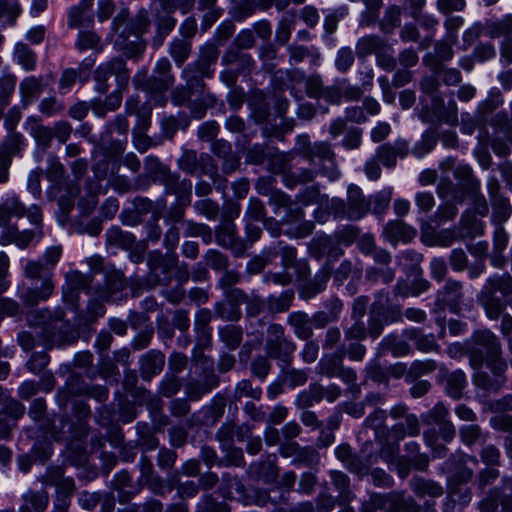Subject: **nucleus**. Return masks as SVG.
Masks as SVG:
<instances>
[{
	"label": "nucleus",
	"instance_id": "nucleus-1",
	"mask_svg": "<svg viewBox=\"0 0 512 512\" xmlns=\"http://www.w3.org/2000/svg\"><path fill=\"white\" fill-rule=\"evenodd\" d=\"M303 157L310 163L312 168H306L297 174L285 175V185L289 188L296 184L311 182L316 174H321L334 181L340 177V171L335 163V154L330 145L326 142H317L302 148Z\"/></svg>",
	"mask_w": 512,
	"mask_h": 512
},
{
	"label": "nucleus",
	"instance_id": "nucleus-2",
	"mask_svg": "<svg viewBox=\"0 0 512 512\" xmlns=\"http://www.w3.org/2000/svg\"><path fill=\"white\" fill-rule=\"evenodd\" d=\"M27 321L30 326L41 328V345L47 349L70 344L76 339L72 326L64 321V312L60 308L53 314L47 309L32 310L27 314Z\"/></svg>",
	"mask_w": 512,
	"mask_h": 512
},
{
	"label": "nucleus",
	"instance_id": "nucleus-3",
	"mask_svg": "<svg viewBox=\"0 0 512 512\" xmlns=\"http://www.w3.org/2000/svg\"><path fill=\"white\" fill-rule=\"evenodd\" d=\"M171 62L160 58L153 69V75L148 77L147 71L138 72L133 82L137 88L143 89L150 95L155 105L164 106L167 102L165 92L174 84L175 77L171 73Z\"/></svg>",
	"mask_w": 512,
	"mask_h": 512
},
{
	"label": "nucleus",
	"instance_id": "nucleus-4",
	"mask_svg": "<svg viewBox=\"0 0 512 512\" xmlns=\"http://www.w3.org/2000/svg\"><path fill=\"white\" fill-rule=\"evenodd\" d=\"M24 277L30 280H41L40 286L27 287L18 297L25 306H35L47 301L55 289L51 268L41 261L28 260L23 267Z\"/></svg>",
	"mask_w": 512,
	"mask_h": 512
},
{
	"label": "nucleus",
	"instance_id": "nucleus-5",
	"mask_svg": "<svg viewBox=\"0 0 512 512\" xmlns=\"http://www.w3.org/2000/svg\"><path fill=\"white\" fill-rule=\"evenodd\" d=\"M46 170L47 179L54 183V188L59 193L58 205L63 213H69L74 207V200L79 195V185L74 181L61 182L64 179L65 168L57 157L49 155Z\"/></svg>",
	"mask_w": 512,
	"mask_h": 512
},
{
	"label": "nucleus",
	"instance_id": "nucleus-6",
	"mask_svg": "<svg viewBox=\"0 0 512 512\" xmlns=\"http://www.w3.org/2000/svg\"><path fill=\"white\" fill-rule=\"evenodd\" d=\"M474 346L470 350V364L474 369L482 367L484 362L504 360L501 357V343L489 330L477 331L474 336Z\"/></svg>",
	"mask_w": 512,
	"mask_h": 512
},
{
	"label": "nucleus",
	"instance_id": "nucleus-7",
	"mask_svg": "<svg viewBox=\"0 0 512 512\" xmlns=\"http://www.w3.org/2000/svg\"><path fill=\"white\" fill-rule=\"evenodd\" d=\"M265 350L271 358L289 364L296 350V346L285 337L283 326L273 323L267 330Z\"/></svg>",
	"mask_w": 512,
	"mask_h": 512
},
{
	"label": "nucleus",
	"instance_id": "nucleus-8",
	"mask_svg": "<svg viewBox=\"0 0 512 512\" xmlns=\"http://www.w3.org/2000/svg\"><path fill=\"white\" fill-rule=\"evenodd\" d=\"M115 76L118 88L126 87L129 81V72L122 58H113L110 61L101 64L94 72L95 89L104 94L109 89L108 79Z\"/></svg>",
	"mask_w": 512,
	"mask_h": 512
},
{
	"label": "nucleus",
	"instance_id": "nucleus-9",
	"mask_svg": "<svg viewBox=\"0 0 512 512\" xmlns=\"http://www.w3.org/2000/svg\"><path fill=\"white\" fill-rule=\"evenodd\" d=\"M24 216H27L34 225H39L42 220V213L38 206L32 205L26 208L15 196L6 198L0 204V227H7L12 217L22 218Z\"/></svg>",
	"mask_w": 512,
	"mask_h": 512
},
{
	"label": "nucleus",
	"instance_id": "nucleus-10",
	"mask_svg": "<svg viewBox=\"0 0 512 512\" xmlns=\"http://www.w3.org/2000/svg\"><path fill=\"white\" fill-rule=\"evenodd\" d=\"M178 264V256L175 253L163 255L159 251L149 254L148 266L150 270V282L152 285H167L171 281V270Z\"/></svg>",
	"mask_w": 512,
	"mask_h": 512
},
{
	"label": "nucleus",
	"instance_id": "nucleus-11",
	"mask_svg": "<svg viewBox=\"0 0 512 512\" xmlns=\"http://www.w3.org/2000/svg\"><path fill=\"white\" fill-rule=\"evenodd\" d=\"M128 13L121 11L113 20L112 29L115 33L125 31L132 36H142L148 32L151 24L149 13L146 9H140L137 14L127 19Z\"/></svg>",
	"mask_w": 512,
	"mask_h": 512
},
{
	"label": "nucleus",
	"instance_id": "nucleus-12",
	"mask_svg": "<svg viewBox=\"0 0 512 512\" xmlns=\"http://www.w3.org/2000/svg\"><path fill=\"white\" fill-rule=\"evenodd\" d=\"M486 364L492 376L487 372L478 371L475 374L474 382L484 390L497 391L506 382L505 372L507 370V363L505 360H493L487 361Z\"/></svg>",
	"mask_w": 512,
	"mask_h": 512
},
{
	"label": "nucleus",
	"instance_id": "nucleus-13",
	"mask_svg": "<svg viewBox=\"0 0 512 512\" xmlns=\"http://www.w3.org/2000/svg\"><path fill=\"white\" fill-rule=\"evenodd\" d=\"M62 476L63 469L60 467L55 468L47 475V483L58 486L54 509L67 511L70 505V495L74 490V481L71 478H67L60 484Z\"/></svg>",
	"mask_w": 512,
	"mask_h": 512
},
{
	"label": "nucleus",
	"instance_id": "nucleus-14",
	"mask_svg": "<svg viewBox=\"0 0 512 512\" xmlns=\"http://www.w3.org/2000/svg\"><path fill=\"white\" fill-rule=\"evenodd\" d=\"M216 239L219 245L232 250L236 256H242L247 245L236 235V226L231 221H224L216 230Z\"/></svg>",
	"mask_w": 512,
	"mask_h": 512
},
{
	"label": "nucleus",
	"instance_id": "nucleus-15",
	"mask_svg": "<svg viewBox=\"0 0 512 512\" xmlns=\"http://www.w3.org/2000/svg\"><path fill=\"white\" fill-rule=\"evenodd\" d=\"M102 279L105 283V287H103L102 283L99 281L96 282L95 286V295L102 300H113V295L125 287L123 274L113 266L111 269L106 271V274Z\"/></svg>",
	"mask_w": 512,
	"mask_h": 512
},
{
	"label": "nucleus",
	"instance_id": "nucleus-16",
	"mask_svg": "<svg viewBox=\"0 0 512 512\" xmlns=\"http://www.w3.org/2000/svg\"><path fill=\"white\" fill-rule=\"evenodd\" d=\"M303 210L296 204L292 203L287 208L286 223L291 227L288 233L296 238H305L310 235L314 229V224L311 221H303Z\"/></svg>",
	"mask_w": 512,
	"mask_h": 512
},
{
	"label": "nucleus",
	"instance_id": "nucleus-17",
	"mask_svg": "<svg viewBox=\"0 0 512 512\" xmlns=\"http://www.w3.org/2000/svg\"><path fill=\"white\" fill-rule=\"evenodd\" d=\"M409 152V145L405 140L399 139L392 143H385L378 147L376 158L385 167L392 168L396 165L397 157L404 158Z\"/></svg>",
	"mask_w": 512,
	"mask_h": 512
},
{
	"label": "nucleus",
	"instance_id": "nucleus-18",
	"mask_svg": "<svg viewBox=\"0 0 512 512\" xmlns=\"http://www.w3.org/2000/svg\"><path fill=\"white\" fill-rule=\"evenodd\" d=\"M370 202L365 199L358 186L350 185L347 195V218L351 220L361 219L367 214Z\"/></svg>",
	"mask_w": 512,
	"mask_h": 512
},
{
	"label": "nucleus",
	"instance_id": "nucleus-19",
	"mask_svg": "<svg viewBox=\"0 0 512 512\" xmlns=\"http://www.w3.org/2000/svg\"><path fill=\"white\" fill-rule=\"evenodd\" d=\"M383 236L392 244L399 241L409 242L416 236V230L403 221L393 220L384 227Z\"/></svg>",
	"mask_w": 512,
	"mask_h": 512
},
{
	"label": "nucleus",
	"instance_id": "nucleus-20",
	"mask_svg": "<svg viewBox=\"0 0 512 512\" xmlns=\"http://www.w3.org/2000/svg\"><path fill=\"white\" fill-rule=\"evenodd\" d=\"M49 503L48 493L44 490H28L22 495L19 512H44Z\"/></svg>",
	"mask_w": 512,
	"mask_h": 512
},
{
	"label": "nucleus",
	"instance_id": "nucleus-21",
	"mask_svg": "<svg viewBox=\"0 0 512 512\" xmlns=\"http://www.w3.org/2000/svg\"><path fill=\"white\" fill-rule=\"evenodd\" d=\"M118 38L115 40L116 45L129 58H139L146 49V42L141 36H134V40H130L128 33L125 31L118 32Z\"/></svg>",
	"mask_w": 512,
	"mask_h": 512
},
{
	"label": "nucleus",
	"instance_id": "nucleus-22",
	"mask_svg": "<svg viewBox=\"0 0 512 512\" xmlns=\"http://www.w3.org/2000/svg\"><path fill=\"white\" fill-rule=\"evenodd\" d=\"M155 23L156 32L153 37V45L158 48L163 45L165 38L170 34L176 25L173 15L151 12Z\"/></svg>",
	"mask_w": 512,
	"mask_h": 512
},
{
	"label": "nucleus",
	"instance_id": "nucleus-23",
	"mask_svg": "<svg viewBox=\"0 0 512 512\" xmlns=\"http://www.w3.org/2000/svg\"><path fill=\"white\" fill-rule=\"evenodd\" d=\"M219 56V50L214 44H206L201 48L199 58L194 62L200 74L210 78L214 73L213 65Z\"/></svg>",
	"mask_w": 512,
	"mask_h": 512
},
{
	"label": "nucleus",
	"instance_id": "nucleus-24",
	"mask_svg": "<svg viewBox=\"0 0 512 512\" xmlns=\"http://www.w3.org/2000/svg\"><path fill=\"white\" fill-rule=\"evenodd\" d=\"M391 437L397 442L406 436L416 437L420 434V422L416 415L407 416L406 420L399 421L389 430Z\"/></svg>",
	"mask_w": 512,
	"mask_h": 512
},
{
	"label": "nucleus",
	"instance_id": "nucleus-25",
	"mask_svg": "<svg viewBox=\"0 0 512 512\" xmlns=\"http://www.w3.org/2000/svg\"><path fill=\"white\" fill-rule=\"evenodd\" d=\"M344 356V347L336 353L324 355L317 365L318 373L329 378L336 377L343 366Z\"/></svg>",
	"mask_w": 512,
	"mask_h": 512
},
{
	"label": "nucleus",
	"instance_id": "nucleus-26",
	"mask_svg": "<svg viewBox=\"0 0 512 512\" xmlns=\"http://www.w3.org/2000/svg\"><path fill=\"white\" fill-rule=\"evenodd\" d=\"M463 297L462 285L455 280H447L442 290L437 294V301L443 305H447L451 309H455L461 302Z\"/></svg>",
	"mask_w": 512,
	"mask_h": 512
},
{
	"label": "nucleus",
	"instance_id": "nucleus-27",
	"mask_svg": "<svg viewBox=\"0 0 512 512\" xmlns=\"http://www.w3.org/2000/svg\"><path fill=\"white\" fill-rule=\"evenodd\" d=\"M331 273V264L325 263L319 272L316 273L314 279L302 288L301 294L303 297L312 298L323 291L330 279Z\"/></svg>",
	"mask_w": 512,
	"mask_h": 512
},
{
	"label": "nucleus",
	"instance_id": "nucleus-28",
	"mask_svg": "<svg viewBox=\"0 0 512 512\" xmlns=\"http://www.w3.org/2000/svg\"><path fill=\"white\" fill-rule=\"evenodd\" d=\"M385 301V296H376L371 306L367 332L372 338H377L382 333L384 324H386L385 320L382 318L384 313L383 303Z\"/></svg>",
	"mask_w": 512,
	"mask_h": 512
},
{
	"label": "nucleus",
	"instance_id": "nucleus-29",
	"mask_svg": "<svg viewBox=\"0 0 512 512\" xmlns=\"http://www.w3.org/2000/svg\"><path fill=\"white\" fill-rule=\"evenodd\" d=\"M141 375L145 380H150L160 373L164 367L165 356L158 351H150L141 358Z\"/></svg>",
	"mask_w": 512,
	"mask_h": 512
},
{
	"label": "nucleus",
	"instance_id": "nucleus-30",
	"mask_svg": "<svg viewBox=\"0 0 512 512\" xmlns=\"http://www.w3.org/2000/svg\"><path fill=\"white\" fill-rule=\"evenodd\" d=\"M66 281L69 290L71 291L70 302L74 301V293L80 290H86L88 293L95 294L96 282L92 277L86 276L78 271H71L66 275Z\"/></svg>",
	"mask_w": 512,
	"mask_h": 512
},
{
	"label": "nucleus",
	"instance_id": "nucleus-31",
	"mask_svg": "<svg viewBox=\"0 0 512 512\" xmlns=\"http://www.w3.org/2000/svg\"><path fill=\"white\" fill-rule=\"evenodd\" d=\"M403 334L407 339L412 340L416 348L421 352L428 353L439 350V345L433 334H422L421 331L416 328L406 329Z\"/></svg>",
	"mask_w": 512,
	"mask_h": 512
},
{
	"label": "nucleus",
	"instance_id": "nucleus-32",
	"mask_svg": "<svg viewBox=\"0 0 512 512\" xmlns=\"http://www.w3.org/2000/svg\"><path fill=\"white\" fill-rule=\"evenodd\" d=\"M287 321L298 338L307 340L313 335L311 320L308 314L302 311L293 312L289 315Z\"/></svg>",
	"mask_w": 512,
	"mask_h": 512
},
{
	"label": "nucleus",
	"instance_id": "nucleus-33",
	"mask_svg": "<svg viewBox=\"0 0 512 512\" xmlns=\"http://www.w3.org/2000/svg\"><path fill=\"white\" fill-rule=\"evenodd\" d=\"M484 33L491 38L503 37L508 39L512 37V16L506 15L500 20H489L484 25Z\"/></svg>",
	"mask_w": 512,
	"mask_h": 512
},
{
	"label": "nucleus",
	"instance_id": "nucleus-34",
	"mask_svg": "<svg viewBox=\"0 0 512 512\" xmlns=\"http://www.w3.org/2000/svg\"><path fill=\"white\" fill-rule=\"evenodd\" d=\"M166 186L170 193L177 195L181 205L190 204L192 184L189 180H179L178 177L170 175L167 178Z\"/></svg>",
	"mask_w": 512,
	"mask_h": 512
},
{
	"label": "nucleus",
	"instance_id": "nucleus-35",
	"mask_svg": "<svg viewBox=\"0 0 512 512\" xmlns=\"http://www.w3.org/2000/svg\"><path fill=\"white\" fill-rule=\"evenodd\" d=\"M91 6H84L82 1L78 5L72 6L68 11L67 25L71 29L88 27L93 22V16L87 13Z\"/></svg>",
	"mask_w": 512,
	"mask_h": 512
},
{
	"label": "nucleus",
	"instance_id": "nucleus-36",
	"mask_svg": "<svg viewBox=\"0 0 512 512\" xmlns=\"http://www.w3.org/2000/svg\"><path fill=\"white\" fill-rule=\"evenodd\" d=\"M386 46L383 39L377 35H367L358 39L355 53L358 58H364L372 53L378 54Z\"/></svg>",
	"mask_w": 512,
	"mask_h": 512
},
{
	"label": "nucleus",
	"instance_id": "nucleus-37",
	"mask_svg": "<svg viewBox=\"0 0 512 512\" xmlns=\"http://www.w3.org/2000/svg\"><path fill=\"white\" fill-rule=\"evenodd\" d=\"M42 80V77L29 76L20 82L19 91L24 104L30 103L42 93Z\"/></svg>",
	"mask_w": 512,
	"mask_h": 512
},
{
	"label": "nucleus",
	"instance_id": "nucleus-38",
	"mask_svg": "<svg viewBox=\"0 0 512 512\" xmlns=\"http://www.w3.org/2000/svg\"><path fill=\"white\" fill-rule=\"evenodd\" d=\"M386 417L387 414L385 410L376 408L364 421V426L366 428L373 429L375 432V438L381 443L385 440L387 433V429L385 427Z\"/></svg>",
	"mask_w": 512,
	"mask_h": 512
},
{
	"label": "nucleus",
	"instance_id": "nucleus-39",
	"mask_svg": "<svg viewBox=\"0 0 512 512\" xmlns=\"http://www.w3.org/2000/svg\"><path fill=\"white\" fill-rule=\"evenodd\" d=\"M14 59L26 71H33L36 68V54L25 43L19 42L15 45Z\"/></svg>",
	"mask_w": 512,
	"mask_h": 512
},
{
	"label": "nucleus",
	"instance_id": "nucleus-40",
	"mask_svg": "<svg viewBox=\"0 0 512 512\" xmlns=\"http://www.w3.org/2000/svg\"><path fill=\"white\" fill-rule=\"evenodd\" d=\"M433 113L442 121L450 125H455L458 121L456 104L450 103L447 110L444 109V100L439 96H433Z\"/></svg>",
	"mask_w": 512,
	"mask_h": 512
},
{
	"label": "nucleus",
	"instance_id": "nucleus-41",
	"mask_svg": "<svg viewBox=\"0 0 512 512\" xmlns=\"http://www.w3.org/2000/svg\"><path fill=\"white\" fill-rule=\"evenodd\" d=\"M190 41L182 38H174L169 44V54L178 67H181L191 54Z\"/></svg>",
	"mask_w": 512,
	"mask_h": 512
},
{
	"label": "nucleus",
	"instance_id": "nucleus-42",
	"mask_svg": "<svg viewBox=\"0 0 512 512\" xmlns=\"http://www.w3.org/2000/svg\"><path fill=\"white\" fill-rule=\"evenodd\" d=\"M479 301L484 307L487 316L493 320L498 319L505 309V303H503L495 295L491 294V292H486L483 290L479 297Z\"/></svg>",
	"mask_w": 512,
	"mask_h": 512
},
{
	"label": "nucleus",
	"instance_id": "nucleus-43",
	"mask_svg": "<svg viewBox=\"0 0 512 512\" xmlns=\"http://www.w3.org/2000/svg\"><path fill=\"white\" fill-rule=\"evenodd\" d=\"M483 290L493 295L500 292L504 297L509 296L512 294V277L509 274L493 276L488 279Z\"/></svg>",
	"mask_w": 512,
	"mask_h": 512
},
{
	"label": "nucleus",
	"instance_id": "nucleus-44",
	"mask_svg": "<svg viewBox=\"0 0 512 512\" xmlns=\"http://www.w3.org/2000/svg\"><path fill=\"white\" fill-rule=\"evenodd\" d=\"M17 83V77L9 72L3 70L0 76V105L8 106L12 95L14 94Z\"/></svg>",
	"mask_w": 512,
	"mask_h": 512
},
{
	"label": "nucleus",
	"instance_id": "nucleus-45",
	"mask_svg": "<svg viewBox=\"0 0 512 512\" xmlns=\"http://www.w3.org/2000/svg\"><path fill=\"white\" fill-rule=\"evenodd\" d=\"M402 9L397 5L386 8L383 18L380 20V29L386 34H391L401 24Z\"/></svg>",
	"mask_w": 512,
	"mask_h": 512
},
{
	"label": "nucleus",
	"instance_id": "nucleus-46",
	"mask_svg": "<svg viewBox=\"0 0 512 512\" xmlns=\"http://www.w3.org/2000/svg\"><path fill=\"white\" fill-rule=\"evenodd\" d=\"M397 502L392 496L374 495L371 497L365 512H397Z\"/></svg>",
	"mask_w": 512,
	"mask_h": 512
},
{
	"label": "nucleus",
	"instance_id": "nucleus-47",
	"mask_svg": "<svg viewBox=\"0 0 512 512\" xmlns=\"http://www.w3.org/2000/svg\"><path fill=\"white\" fill-rule=\"evenodd\" d=\"M107 242L123 249H131L135 243V237L122 231L119 227H112L106 232Z\"/></svg>",
	"mask_w": 512,
	"mask_h": 512
},
{
	"label": "nucleus",
	"instance_id": "nucleus-48",
	"mask_svg": "<svg viewBox=\"0 0 512 512\" xmlns=\"http://www.w3.org/2000/svg\"><path fill=\"white\" fill-rule=\"evenodd\" d=\"M381 347L390 351L395 357L406 356L410 353V345L394 335H388L381 341Z\"/></svg>",
	"mask_w": 512,
	"mask_h": 512
},
{
	"label": "nucleus",
	"instance_id": "nucleus-49",
	"mask_svg": "<svg viewBox=\"0 0 512 512\" xmlns=\"http://www.w3.org/2000/svg\"><path fill=\"white\" fill-rule=\"evenodd\" d=\"M465 386L466 376L461 370H456L449 374L447 378L446 392L450 397L459 399L462 396Z\"/></svg>",
	"mask_w": 512,
	"mask_h": 512
},
{
	"label": "nucleus",
	"instance_id": "nucleus-50",
	"mask_svg": "<svg viewBox=\"0 0 512 512\" xmlns=\"http://www.w3.org/2000/svg\"><path fill=\"white\" fill-rule=\"evenodd\" d=\"M294 298V292L292 290H286L279 296H270L267 299V305L269 311L272 313H280L287 311Z\"/></svg>",
	"mask_w": 512,
	"mask_h": 512
},
{
	"label": "nucleus",
	"instance_id": "nucleus-51",
	"mask_svg": "<svg viewBox=\"0 0 512 512\" xmlns=\"http://www.w3.org/2000/svg\"><path fill=\"white\" fill-rule=\"evenodd\" d=\"M334 487L339 492V499L343 503L351 500L350 482L346 474L340 471H331L330 473Z\"/></svg>",
	"mask_w": 512,
	"mask_h": 512
},
{
	"label": "nucleus",
	"instance_id": "nucleus-52",
	"mask_svg": "<svg viewBox=\"0 0 512 512\" xmlns=\"http://www.w3.org/2000/svg\"><path fill=\"white\" fill-rule=\"evenodd\" d=\"M334 239L327 235H319L312 239L309 244L310 255L316 260H321L327 255Z\"/></svg>",
	"mask_w": 512,
	"mask_h": 512
},
{
	"label": "nucleus",
	"instance_id": "nucleus-53",
	"mask_svg": "<svg viewBox=\"0 0 512 512\" xmlns=\"http://www.w3.org/2000/svg\"><path fill=\"white\" fill-rule=\"evenodd\" d=\"M295 25V13L287 12L280 20L277 31L276 40L279 44L285 45L290 39L292 29Z\"/></svg>",
	"mask_w": 512,
	"mask_h": 512
},
{
	"label": "nucleus",
	"instance_id": "nucleus-54",
	"mask_svg": "<svg viewBox=\"0 0 512 512\" xmlns=\"http://www.w3.org/2000/svg\"><path fill=\"white\" fill-rule=\"evenodd\" d=\"M21 13L19 0H0V18H5L8 24L14 25Z\"/></svg>",
	"mask_w": 512,
	"mask_h": 512
},
{
	"label": "nucleus",
	"instance_id": "nucleus-55",
	"mask_svg": "<svg viewBox=\"0 0 512 512\" xmlns=\"http://www.w3.org/2000/svg\"><path fill=\"white\" fill-rule=\"evenodd\" d=\"M449 410L443 403H437L427 413L422 415V421L425 425H441L448 420Z\"/></svg>",
	"mask_w": 512,
	"mask_h": 512
},
{
	"label": "nucleus",
	"instance_id": "nucleus-56",
	"mask_svg": "<svg viewBox=\"0 0 512 512\" xmlns=\"http://www.w3.org/2000/svg\"><path fill=\"white\" fill-rule=\"evenodd\" d=\"M411 485L414 492L420 496L430 495L432 497H439L443 493L442 487L430 480L413 479Z\"/></svg>",
	"mask_w": 512,
	"mask_h": 512
},
{
	"label": "nucleus",
	"instance_id": "nucleus-57",
	"mask_svg": "<svg viewBox=\"0 0 512 512\" xmlns=\"http://www.w3.org/2000/svg\"><path fill=\"white\" fill-rule=\"evenodd\" d=\"M221 340L229 349H236L242 341V329L235 325H227L219 330Z\"/></svg>",
	"mask_w": 512,
	"mask_h": 512
},
{
	"label": "nucleus",
	"instance_id": "nucleus-58",
	"mask_svg": "<svg viewBox=\"0 0 512 512\" xmlns=\"http://www.w3.org/2000/svg\"><path fill=\"white\" fill-rule=\"evenodd\" d=\"M419 444L416 442H408L405 445V457L409 458L413 462V467L417 470H424L428 465V458L420 454Z\"/></svg>",
	"mask_w": 512,
	"mask_h": 512
},
{
	"label": "nucleus",
	"instance_id": "nucleus-59",
	"mask_svg": "<svg viewBox=\"0 0 512 512\" xmlns=\"http://www.w3.org/2000/svg\"><path fill=\"white\" fill-rule=\"evenodd\" d=\"M100 37L92 31H80L76 41V47L79 51L100 48Z\"/></svg>",
	"mask_w": 512,
	"mask_h": 512
},
{
	"label": "nucleus",
	"instance_id": "nucleus-60",
	"mask_svg": "<svg viewBox=\"0 0 512 512\" xmlns=\"http://www.w3.org/2000/svg\"><path fill=\"white\" fill-rule=\"evenodd\" d=\"M203 77L198 68H196L195 63L188 64L182 71V78L186 81L189 89L197 90L198 88H203Z\"/></svg>",
	"mask_w": 512,
	"mask_h": 512
},
{
	"label": "nucleus",
	"instance_id": "nucleus-61",
	"mask_svg": "<svg viewBox=\"0 0 512 512\" xmlns=\"http://www.w3.org/2000/svg\"><path fill=\"white\" fill-rule=\"evenodd\" d=\"M362 268L358 267L351 260L345 259L334 272V281L341 285L353 273L358 276L361 274Z\"/></svg>",
	"mask_w": 512,
	"mask_h": 512
},
{
	"label": "nucleus",
	"instance_id": "nucleus-62",
	"mask_svg": "<svg viewBox=\"0 0 512 512\" xmlns=\"http://www.w3.org/2000/svg\"><path fill=\"white\" fill-rule=\"evenodd\" d=\"M185 225L186 236L201 237L206 244L211 243L213 235L209 226L205 224L194 223L192 221L186 222Z\"/></svg>",
	"mask_w": 512,
	"mask_h": 512
},
{
	"label": "nucleus",
	"instance_id": "nucleus-63",
	"mask_svg": "<svg viewBox=\"0 0 512 512\" xmlns=\"http://www.w3.org/2000/svg\"><path fill=\"white\" fill-rule=\"evenodd\" d=\"M238 47L229 48L222 58L225 65L239 63L242 69L248 68L251 64V57L248 54L241 53Z\"/></svg>",
	"mask_w": 512,
	"mask_h": 512
},
{
	"label": "nucleus",
	"instance_id": "nucleus-64",
	"mask_svg": "<svg viewBox=\"0 0 512 512\" xmlns=\"http://www.w3.org/2000/svg\"><path fill=\"white\" fill-rule=\"evenodd\" d=\"M491 204L493 207V218L499 224L503 223L510 217L512 213V207L507 198H496L491 202Z\"/></svg>",
	"mask_w": 512,
	"mask_h": 512
}]
</instances>
